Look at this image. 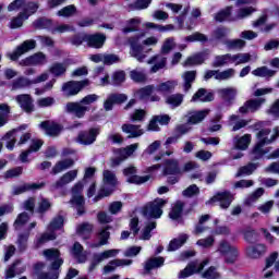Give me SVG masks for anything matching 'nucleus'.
<instances>
[{
  "label": "nucleus",
  "instance_id": "obj_1",
  "mask_svg": "<svg viewBox=\"0 0 279 279\" xmlns=\"http://www.w3.org/2000/svg\"><path fill=\"white\" fill-rule=\"evenodd\" d=\"M279 136V129L278 126L275 128L271 132L269 129H263L257 133V144L253 149L252 156L255 160H258V158H263L265 154H267V150L263 149L265 145H271L276 138Z\"/></svg>",
  "mask_w": 279,
  "mask_h": 279
},
{
  "label": "nucleus",
  "instance_id": "obj_2",
  "mask_svg": "<svg viewBox=\"0 0 279 279\" xmlns=\"http://www.w3.org/2000/svg\"><path fill=\"white\" fill-rule=\"evenodd\" d=\"M46 260L50 263V269L54 271L51 276L47 274H37L38 279H58V269L62 267L64 260L60 258V251L48 248L43 252Z\"/></svg>",
  "mask_w": 279,
  "mask_h": 279
},
{
  "label": "nucleus",
  "instance_id": "obj_3",
  "mask_svg": "<svg viewBox=\"0 0 279 279\" xmlns=\"http://www.w3.org/2000/svg\"><path fill=\"white\" fill-rule=\"evenodd\" d=\"M253 12H256V9L247 7L240 9L236 14H232V7H228L217 13L215 19L216 21H219V23L223 21H241V19H247V16H251Z\"/></svg>",
  "mask_w": 279,
  "mask_h": 279
},
{
  "label": "nucleus",
  "instance_id": "obj_4",
  "mask_svg": "<svg viewBox=\"0 0 279 279\" xmlns=\"http://www.w3.org/2000/svg\"><path fill=\"white\" fill-rule=\"evenodd\" d=\"M64 226V218L62 216L56 217L48 227V232L44 233L39 239L36 241V247H40V245H45V243L49 241H53L56 239V231L61 230Z\"/></svg>",
  "mask_w": 279,
  "mask_h": 279
},
{
  "label": "nucleus",
  "instance_id": "obj_5",
  "mask_svg": "<svg viewBox=\"0 0 279 279\" xmlns=\"http://www.w3.org/2000/svg\"><path fill=\"white\" fill-rule=\"evenodd\" d=\"M86 182L85 181H78L74 186L72 187V198L71 204L76 208L78 215H84V186Z\"/></svg>",
  "mask_w": 279,
  "mask_h": 279
},
{
  "label": "nucleus",
  "instance_id": "obj_6",
  "mask_svg": "<svg viewBox=\"0 0 279 279\" xmlns=\"http://www.w3.org/2000/svg\"><path fill=\"white\" fill-rule=\"evenodd\" d=\"M167 199L156 198L155 201L148 203L143 208L144 217H150L153 219H160L162 217V208L167 204Z\"/></svg>",
  "mask_w": 279,
  "mask_h": 279
},
{
  "label": "nucleus",
  "instance_id": "obj_7",
  "mask_svg": "<svg viewBox=\"0 0 279 279\" xmlns=\"http://www.w3.org/2000/svg\"><path fill=\"white\" fill-rule=\"evenodd\" d=\"M35 25L41 29H50L51 34H66V32H75V27L69 24H59L53 27V22L47 19L38 20Z\"/></svg>",
  "mask_w": 279,
  "mask_h": 279
},
{
  "label": "nucleus",
  "instance_id": "obj_8",
  "mask_svg": "<svg viewBox=\"0 0 279 279\" xmlns=\"http://www.w3.org/2000/svg\"><path fill=\"white\" fill-rule=\"evenodd\" d=\"M217 252L225 256L226 263H236V258H239V248L226 240L219 242Z\"/></svg>",
  "mask_w": 279,
  "mask_h": 279
},
{
  "label": "nucleus",
  "instance_id": "obj_9",
  "mask_svg": "<svg viewBox=\"0 0 279 279\" xmlns=\"http://www.w3.org/2000/svg\"><path fill=\"white\" fill-rule=\"evenodd\" d=\"M136 149H138V143L131 144V145L126 146L125 148L117 149L116 158H113L111 160V167H119V165H121V162H123L124 160H128V158H130V156H133L134 151H136Z\"/></svg>",
  "mask_w": 279,
  "mask_h": 279
},
{
  "label": "nucleus",
  "instance_id": "obj_10",
  "mask_svg": "<svg viewBox=\"0 0 279 279\" xmlns=\"http://www.w3.org/2000/svg\"><path fill=\"white\" fill-rule=\"evenodd\" d=\"M32 49H36V40L34 39L25 40L23 44L17 46L15 50L7 53V58H10L12 62H16V60H19L21 56H25V53L32 51Z\"/></svg>",
  "mask_w": 279,
  "mask_h": 279
},
{
  "label": "nucleus",
  "instance_id": "obj_11",
  "mask_svg": "<svg viewBox=\"0 0 279 279\" xmlns=\"http://www.w3.org/2000/svg\"><path fill=\"white\" fill-rule=\"evenodd\" d=\"M154 85H147L134 92L133 97L138 101H160V97L153 95Z\"/></svg>",
  "mask_w": 279,
  "mask_h": 279
},
{
  "label": "nucleus",
  "instance_id": "obj_12",
  "mask_svg": "<svg viewBox=\"0 0 279 279\" xmlns=\"http://www.w3.org/2000/svg\"><path fill=\"white\" fill-rule=\"evenodd\" d=\"M121 253V250L119 248H111L104 251L101 253H97L93 257V262L89 266V271H93L95 267L99 265V263H104V260H108V258H117L119 254Z\"/></svg>",
  "mask_w": 279,
  "mask_h": 279
},
{
  "label": "nucleus",
  "instance_id": "obj_13",
  "mask_svg": "<svg viewBox=\"0 0 279 279\" xmlns=\"http://www.w3.org/2000/svg\"><path fill=\"white\" fill-rule=\"evenodd\" d=\"M121 253V250L119 248H111L104 251L101 253H97L93 257V262L89 266V271H93L95 267L99 265V263H104V260H108V258H117L119 254Z\"/></svg>",
  "mask_w": 279,
  "mask_h": 279
},
{
  "label": "nucleus",
  "instance_id": "obj_14",
  "mask_svg": "<svg viewBox=\"0 0 279 279\" xmlns=\"http://www.w3.org/2000/svg\"><path fill=\"white\" fill-rule=\"evenodd\" d=\"M89 82L88 80L75 82L70 81L62 86V92L65 95V97H73L77 95L82 88H85V86H88Z\"/></svg>",
  "mask_w": 279,
  "mask_h": 279
},
{
  "label": "nucleus",
  "instance_id": "obj_15",
  "mask_svg": "<svg viewBox=\"0 0 279 279\" xmlns=\"http://www.w3.org/2000/svg\"><path fill=\"white\" fill-rule=\"evenodd\" d=\"M20 66H43L47 64V54L43 52H36L20 61Z\"/></svg>",
  "mask_w": 279,
  "mask_h": 279
},
{
  "label": "nucleus",
  "instance_id": "obj_16",
  "mask_svg": "<svg viewBox=\"0 0 279 279\" xmlns=\"http://www.w3.org/2000/svg\"><path fill=\"white\" fill-rule=\"evenodd\" d=\"M124 175L128 178V182L130 184H145V182H149L151 177L144 175L138 177L136 175V168L134 166H130L123 170Z\"/></svg>",
  "mask_w": 279,
  "mask_h": 279
},
{
  "label": "nucleus",
  "instance_id": "obj_17",
  "mask_svg": "<svg viewBox=\"0 0 279 279\" xmlns=\"http://www.w3.org/2000/svg\"><path fill=\"white\" fill-rule=\"evenodd\" d=\"M76 179L77 170H71L56 181L50 189L51 191H58V189H62V186H66V184H71V182H75Z\"/></svg>",
  "mask_w": 279,
  "mask_h": 279
},
{
  "label": "nucleus",
  "instance_id": "obj_18",
  "mask_svg": "<svg viewBox=\"0 0 279 279\" xmlns=\"http://www.w3.org/2000/svg\"><path fill=\"white\" fill-rule=\"evenodd\" d=\"M130 54L135 58L137 62H143L147 54H145V47L138 43V39H131V50Z\"/></svg>",
  "mask_w": 279,
  "mask_h": 279
},
{
  "label": "nucleus",
  "instance_id": "obj_19",
  "mask_svg": "<svg viewBox=\"0 0 279 279\" xmlns=\"http://www.w3.org/2000/svg\"><path fill=\"white\" fill-rule=\"evenodd\" d=\"M66 112H72L77 119H83V117L90 110L88 106L83 105L80 102H68L65 106Z\"/></svg>",
  "mask_w": 279,
  "mask_h": 279
},
{
  "label": "nucleus",
  "instance_id": "obj_20",
  "mask_svg": "<svg viewBox=\"0 0 279 279\" xmlns=\"http://www.w3.org/2000/svg\"><path fill=\"white\" fill-rule=\"evenodd\" d=\"M15 101L24 112H34V99L29 94H21L15 96Z\"/></svg>",
  "mask_w": 279,
  "mask_h": 279
},
{
  "label": "nucleus",
  "instance_id": "obj_21",
  "mask_svg": "<svg viewBox=\"0 0 279 279\" xmlns=\"http://www.w3.org/2000/svg\"><path fill=\"white\" fill-rule=\"evenodd\" d=\"M265 98H255L246 101L244 106L240 107L239 112L241 114H247V112H256V110H260V106L265 104Z\"/></svg>",
  "mask_w": 279,
  "mask_h": 279
},
{
  "label": "nucleus",
  "instance_id": "obj_22",
  "mask_svg": "<svg viewBox=\"0 0 279 279\" xmlns=\"http://www.w3.org/2000/svg\"><path fill=\"white\" fill-rule=\"evenodd\" d=\"M232 199H234V197L232 194H230V192H222L216 194L210 201L207 202V204H215V202H218L220 204V208H230Z\"/></svg>",
  "mask_w": 279,
  "mask_h": 279
},
{
  "label": "nucleus",
  "instance_id": "obj_23",
  "mask_svg": "<svg viewBox=\"0 0 279 279\" xmlns=\"http://www.w3.org/2000/svg\"><path fill=\"white\" fill-rule=\"evenodd\" d=\"M205 265H208V259H205L201 264L197 262H192L187 265L186 268L181 270L179 278H189V276H193V274H197V271H202Z\"/></svg>",
  "mask_w": 279,
  "mask_h": 279
},
{
  "label": "nucleus",
  "instance_id": "obj_24",
  "mask_svg": "<svg viewBox=\"0 0 279 279\" xmlns=\"http://www.w3.org/2000/svg\"><path fill=\"white\" fill-rule=\"evenodd\" d=\"M182 171L178 159H168L165 161L163 175H182Z\"/></svg>",
  "mask_w": 279,
  "mask_h": 279
},
{
  "label": "nucleus",
  "instance_id": "obj_25",
  "mask_svg": "<svg viewBox=\"0 0 279 279\" xmlns=\"http://www.w3.org/2000/svg\"><path fill=\"white\" fill-rule=\"evenodd\" d=\"M97 136H99V129H90L88 132H83L77 136V143H81V145H93L97 141Z\"/></svg>",
  "mask_w": 279,
  "mask_h": 279
},
{
  "label": "nucleus",
  "instance_id": "obj_26",
  "mask_svg": "<svg viewBox=\"0 0 279 279\" xmlns=\"http://www.w3.org/2000/svg\"><path fill=\"white\" fill-rule=\"evenodd\" d=\"M85 43H87L88 47H93L94 49H101V47H104V43H106V35H87L85 36Z\"/></svg>",
  "mask_w": 279,
  "mask_h": 279
},
{
  "label": "nucleus",
  "instance_id": "obj_27",
  "mask_svg": "<svg viewBox=\"0 0 279 279\" xmlns=\"http://www.w3.org/2000/svg\"><path fill=\"white\" fill-rule=\"evenodd\" d=\"M39 128L46 132L48 136H58L62 132V126L53 121H45L39 124Z\"/></svg>",
  "mask_w": 279,
  "mask_h": 279
},
{
  "label": "nucleus",
  "instance_id": "obj_28",
  "mask_svg": "<svg viewBox=\"0 0 279 279\" xmlns=\"http://www.w3.org/2000/svg\"><path fill=\"white\" fill-rule=\"evenodd\" d=\"M257 59L258 57L256 56V53H235L231 54V64H235V66H239V64H247V62H252V60Z\"/></svg>",
  "mask_w": 279,
  "mask_h": 279
},
{
  "label": "nucleus",
  "instance_id": "obj_29",
  "mask_svg": "<svg viewBox=\"0 0 279 279\" xmlns=\"http://www.w3.org/2000/svg\"><path fill=\"white\" fill-rule=\"evenodd\" d=\"M27 128V124L21 125L19 129H14L10 132H8L3 137L2 141H7V149L12 151L14 149V145H16V133L21 130H25Z\"/></svg>",
  "mask_w": 279,
  "mask_h": 279
},
{
  "label": "nucleus",
  "instance_id": "obj_30",
  "mask_svg": "<svg viewBox=\"0 0 279 279\" xmlns=\"http://www.w3.org/2000/svg\"><path fill=\"white\" fill-rule=\"evenodd\" d=\"M132 263V259H113L104 267V274H112L117 267H129Z\"/></svg>",
  "mask_w": 279,
  "mask_h": 279
},
{
  "label": "nucleus",
  "instance_id": "obj_31",
  "mask_svg": "<svg viewBox=\"0 0 279 279\" xmlns=\"http://www.w3.org/2000/svg\"><path fill=\"white\" fill-rule=\"evenodd\" d=\"M121 129L124 134H129V138H138V136H143L145 134V131L141 129V125L123 124Z\"/></svg>",
  "mask_w": 279,
  "mask_h": 279
},
{
  "label": "nucleus",
  "instance_id": "obj_32",
  "mask_svg": "<svg viewBox=\"0 0 279 279\" xmlns=\"http://www.w3.org/2000/svg\"><path fill=\"white\" fill-rule=\"evenodd\" d=\"M117 177L113 174L112 171L105 170L104 171V187L105 191H114V187L117 186Z\"/></svg>",
  "mask_w": 279,
  "mask_h": 279
},
{
  "label": "nucleus",
  "instance_id": "obj_33",
  "mask_svg": "<svg viewBox=\"0 0 279 279\" xmlns=\"http://www.w3.org/2000/svg\"><path fill=\"white\" fill-rule=\"evenodd\" d=\"M208 112H210V110L208 109L201 110V111H191L187 114V118H189L187 121L192 125H197V123H202V121L206 119V117H208Z\"/></svg>",
  "mask_w": 279,
  "mask_h": 279
},
{
  "label": "nucleus",
  "instance_id": "obj_34",
  "mask_svg": "<svg viewBox=\"0 0 279 279\" xmlns=\"http://www.w3.org/2000/svg\"><path fill=\"white\" fill-rule=\"evenodd\" d=\"M208 56H210L209 52H203L189 57L183 63V66H195L197 64H204V61L208 60Z\"/></svg>",
  "mask_w": 279,
  "mask_h": 279
},
{
  "label": "nucleus",
  "instance_id": "obj_35",
  "mask_svg": "<svg viewBox=\"0 0 279 279\" xmlns=\"http://www.w3.org/2000/svg\"><path fill=\"white\" fill-rule=\"evenodd\" d=\"M228 64H232V53L216 56L211 66H214V69H219L221 66H228Z\"/></svg>",
  "mask_w": 279,
  "mask_h": 279
},
{
  "label": "nucleus",
  "instance_id": "obj_36",
  "mask_svg": "<svg viewBox=\"0 0 279 279\" xmlns=\"http://www.w3.org/2000/svg\"><path fill=\"white\" fill-rule=\"evenodd\" d=\"M149 64H154V66L150 69L151 73H158L160 69H165L167 64V58L157 54L148 60Z\"/></svg>",
  "mask_w": 279,
  "mask_h": 279
},
{
  "label": "nucleus",
  "instance_id": "obj_37",
  "mask_svg": "<svg viewBox=\"0 0 279 279\" xmlns=\"http://www.w3.org/2000/svg\"><path fill=\"white\" fill-rule=\"evenodd\" d=\"M186 241H189V234L181 233L178 238L171 240L168 246V252H175V250H180Z\"/></svg>",
  "mask_w": 279,
  "mask_h": 279
},
{
  "label": "nucleus",
  "instance_id": "obj_38",
  "mask_svg": "<svg viewBox=\"0 0 279 279\" xmlns=\"http://www.w3.org/2000/svg\"><path fill=\"white\" fill-rule=\"evenodd\" d=\"M72 256H74V258H76V260L78 263H86V252H84V247L82 246V244L80 243H74L73 247H72Z\"/></svg>",
  "mask_w": 279,
  "mask_h": 279
},
{
  "label": "nucleus",
  "instance_id": "obj_39",
  "mask_svg": "<svg viewBox=\"0 0 279 279\" xmlns=\"http://www.w3.org/2000/svg\"><path fill=\"white\" fill-rule=\"evenodd\" d=\"M218 94L225 101H234L236 99V88L234 87H227V88H221L218 90Z\"/></svg>",
  "mask_w": 279,
  "mask_h": 279
},
{
  "label": "nucleus",
  "instance_id": "obj_40",
  "mask_svg": "<svg viewBox=\"0 0 279 279\" xmlns=\"http://www.w3.org/2000/svg\"><path fill=\"white\" fill-rule=\"evenodd\" d=\"M215 95L213 93H207L206 89H198L192 97V101H213Z\"/></svg>",
  "mask_w": 279,
  "mask_h": 279
},
{
  "label": "nucleus",
  "instance_id": "obj_41",
  "mask_svg": "<svg viewBox=\"0 0 279 279\" xmlns=\"http://www.w3.org/2000/svg\"><path fill=\"white\" fill-rule=\"evenodd\" d=\"M34 82L27 77L21 76L13 81L12 83V90H21L23 88H28V86H32Z\"/></svg>",
  "mask_w": 279,
  "mask_h": 279
},
{
  "label": "nucleus",
  "instance_id": "obj_42",
  "mask_svg": "<svg viewBox=\"0 0 279 279\" xmlns=\"http://www.w3.org/2000/svg\"><path fill=\"white\" fill-rule=\"evenodd\" d=\"M73 167L72 159H65L57 162L52 168L53 175H58V173H62V171H66V169H71Z\"/></svg>",
  "mask_w": 279,
  "mask_h": 279
},
{
  "label": "nucleus",
  "instance_id": "obj_43",
  "mask_svg": "<svg viewBox=\"0 0 279 279\" xmlns=\"http://www.w3.org/2000/svg\"><path fill=\"white\" fill-rule=\"evenodd\" d=\"M266 252V247L263 244H257L255 246H248L246 248V254L250 258H260L263 253Z\"/></svg>",
  "mask_w": 279,
  "mask_h": 279
},
{
  "label": "nucleus",
  "instance_id": "obj_44",
  "mask_svg": "<svg viewBox=\"0 0 279 279\" xmlns=\"http://www.w3.org/2000/svg\"><path fill=\"white\" fill-rule=\"evenodd\" d=\"M25 271V267L21 266V260L15 262L12 266H10L5 272V278H14L19 274H23Z\"/></svg>",
  "mask_w": 279,
  "mask_h": 279
},
{
  "label": "nucleus",
  "instance_id": "obj_45",
  "mask_svg": "<svg viewBox=\"0 0 279 279\" xmlns=\"http://www.w3.org/2000/svg\"><path fill=\"white\" fill-rule=\"evenodd\" d=\"M45 183H32V184H24L17 187H14L13 193L14 195H21V193H25V191H36V189H43Z\"/></svg>",
  "mask_w": 279,
  "mask_h": 279
},
{
  "label": "nucleus",
  "instance_id": "obj_46",
  "mask_svg": "<svg viewBox=\"0 0 279 279\" xmlns=\"http://www.w3.org/2000/svg\"><path fill=\"white\" fill-rule=\"evenodd\" d=\"M177 86L178 82L167 81L157 86V92L161 93L162 95H167V93H172Z\"/></svg>",
  "mask_w": 279,
  "mask_h": 279
},
{
  "label": "nucleus",
  "instance_id": "obj_47",
  "mask_svg": "<svg viewBox=\"0 0 279 279\" xmlns=\"http://www.w3.org/2000/svg\"><path fill=\"white\" fill-rule=\"evenodd\" d=\"M252 75H255V77H274V75H276V71L270 70L267 66H260L253 70Z\"/></svg>",
  "mask_w": 279,
  "mask_h": 279
},
{
  "label": "nucleus",
  "instance_id": "obj_48",
  "mask_svg": "<svg viewBox=\"0 0 279 279\" xmlns=\"http://www.w3.org/2000/svg\"><path fill=\"white\" fill-rule=\"evenodd\" d=\"M38 2H28L26 0V3L24 4V11L22 14H24V19H29L32 14H36L38 12Z\"/></svg>",
  "mask_w": 279,
  "mask_h": 279
},
{
  "label": "nucleus",
  "instance_id": "obj_49",
  "mask_svg": "<svg viewBox=\"0 0 279 279\" xmlns=\"http://www.w3.org/2000/svg\"><path fill=\"white\" fill-rule=\"evenodd\" d=\"M196 72L187 71L182 75L183 78V88L187 92L191 88V85L195 82Z\"/></svg>",
  "mask_w": 279,
  "mask_h": 279
},
{
  "label": "nucleus",
  "instance_id": "obj_50",
  "mask_svg": "<svg viewBox=\"0 0 279 279\" xmlns=\"http://www.w3.org/2000/svg\"><path fill=\"white\" fill-rule=\"evenodd\" d=\"M163 265H165V258L153 257L146 262L145 269L146 271H151V269H156V267H162Z\"/></svg>",
  "mask_w": 279,
  "mask_h": 279
},
{
  "label": "nucleus",
  "instance_id": "obj_51",
  "mask_svg": "<svg viewBox=\"0 0 279 279\" xmlns=\"http://www.w3.org/2000/svg\"><path fill=\"white\" fill-rule=\"evenodd\" d=\"M163 265H165V258L153 257L146 262L145 269L146 271H151V269H156V267H162Z\"/></svg>",
  "mask_w": 279,
  "mask_h": 279
},
{
  "label": "nucleus",
  "instance_id": "obj_52",
  "mask_svg": "<svg viewBox=\"0 0 279 279\" xmlns=\"http://www.w3.org/2000/svg\"><path fill=\"white\" fill-rule=\"evenodd\" d=\"M76 232L83 239H88V236H90V232H93V225L84 222L77 227Z\"/></svg>",
  "mask_w": 279,
  "mask_h": 279
},
{
  "label": "nucleus",
  "instance_id": "obj_53",
  "mask_svg": "<svg viewBox=\"0 0 279 279\" xmlns=\"http://www.w3.org/2000/svg\"><path fill=\"white\" fill-rule=\"evenodd\" d=\"M182 101H184V96L182 94H174L168 96L166 99V104H168V106H171V108H178V106L182 105Z\"/></svg>",
  "mask_w": 279,
  "mask_h": 279
},
{
  "label": "nucleus",
  "instance_id": "obj_54",
  "mask_svg": "<svg viewBox=\"0 0 279 279\" xmlns=\"http://www.w3.org/2000/svg\"><path fill=\"white\" fill-rule=\"evenodd\" d=\"M250 143H252V135L245 134L235 141V147L236 149H241L242 151H244V149H247V147H250Z\"/></svg>",
  "mask_w": 279,
  "mask_h": 279
},
{
  "label": "nucleus",
  "instance_id": "obj_55",
  "mask_svg": "<svg viewBox=\"0 0 279 279\" xmlns=\"http://www.w3.org/2000/svg\"><path fill=\"white\" fill-rule=\"evenodd\" d=\"M265 23H267V16L263 15L259 17L257 21L253 23V27H258L260 28V32H271L274 29L275 25L269 24L265 26Z\"/></svg>",
  "mask_w": 279,
  "mask_h": 279
},
{
  "label": "nucleus",
  "instance_id": "obj_56",
  "mask_svg": "<svg viewBox=\"0 0 279 279\" xmlns=\"http://www.w3.org/2000/svg\"><path fill=\"white\" fill-rule=\"evenodd\" d=\"M184 208V203L182 202H177L173 206L171 211L169 213L170 219H180L182 217V210Z\"/></svg>",
  "mask_w": 279,
  "mask_h": 279
},
{
  "label": "nucleus",
  "instance_id": "obj_57",
  "mask_svg": "<svg viewBox=\"0 0 279 279\" xmlns=\"http://www.w3.org/2000/svg\"><path fill=\"white\" fill-rule=\"evenodd\" d=\"M66 66H69L66 62L53 63L50 68V73H52V75H56V77L64 75V73H66Z\"/></svg>",
  "mask_w": 279,
  "mask_h": 279
},
{
  "label": "nucleus",
  "instance_id": "obj_58",
  "mask_svg": "<svg viewBox=\"0 0 279 279\" xmlns=\"http://www.w3.org/2000/svg\"><path fill=\"white\" fill-rule=\"evenodd\" d=\"M77 12V8L75 5L70 4L68 7L62 8L57 12V16H62L63 19H69L70 16H73Z\"/></svg>",
  "mask_w": 279,
  "mask_h": 279
},
{
  "label": "nucleus",
  "instance_id": "obj_59",
  "mask_svg": "<svg viewBox=\"0 0 279 279\" xmlns=\"http://www.w3.org/2000/svg\"><path fill=\"white\" fill-rule=\"evenodd\" d=\"M257 167L256 163H248L247 166L241 167L235 177L241 178V175H252Z\"/></svg>",
  "mask_w": 279,
  "mask_h": 279
},
{
  "label": "nucleus",
  "instance_id": "obj_60",
  "mask_svg": "<svg viewBox=\"0 0 279 279\" xmlns=\"http://www.w3.org/2000/svg\"><path fill=\"white\" fill-rule=\"evenodd\" d=\"M156 229V221H151L143 229L140 239L142 241H149L151 239V230Z\"/></svg>",
  "mask_w": 279,
  "mask_h": 279
},
{
  "label": "nucleus",
  "instance_id": "obj_61",
  "mask_svg": "<svg viewBox=\"0 0 279 279\" xmlns=\"http://www.w3.org/2000/svg\"><path fill=\"white\" fill-rule=\"evenodd\" d=\"M235 73H236V71L232 68L227 69L222 72L217 71L216 80H218L219 82L225 81V80H230L231 77H234Z\"/></svg>",
  "mask_w": 279,
  "mask_h": 279
},
{
  "label": "nucleus",
  "instance_id": "obj_62",
  "mask_svg": "<svg viewBox=\"0 0 279 279\" xmlns=\"http://www.w3.org/2000/svg\"><path fill=\"white\" fill-rule=\"evenodd\" d=\"M56 104L54 97H43L37 99L38 108H51Z\"/></svg>",
  "mask_w": 279,
  "mask_h": 279
},
{
  "label": "nucleus",
  "instance_id": "obj_63",
  "mask_svg": "<svg viewBox=\"0 0 279 279\" xmlns=\"http://www.w3.org/2000/svg\"><path fill=\"white\" fill-rule=\"evenodd\" d=\"M228 49H243L245 47V40L243 39H230L226 41Z\"/></svg>",
  "mask_w": 279,
  "mask_h": 279
},
{
  "label": "nucleus",
  "instance_id": "obj_64",
  "mask_svg": "<svg viewBox=\"0 0 279 279\" xmlns=\"http://www.w3.org/2000/svg\"><path fill=\"white\" fill-rule=\"evenodd\" d=\"M125 82V72L124 71H117L112 74V82L113 86H119Z\"/></svg>",
  "mask_w": 279,
  "mask_h": 279
}]
</instances>
